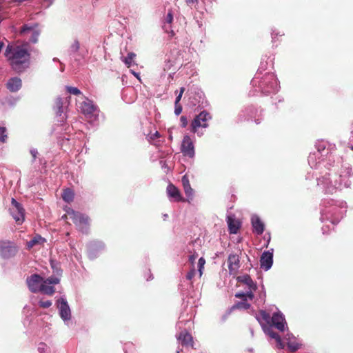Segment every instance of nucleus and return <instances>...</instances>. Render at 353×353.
<instances>
[{
    "mask_svg": "<svg viewBox=\"0 0 353 353\" xmlns=\"http://www.w3.org/2000/svg\"><path fill=\"white\" fill-rule=\"evenodd\" d=\"M60 279L52 276L43 280L40 276L33 274L27 279V284L30 291L33 292L41 291L46 294H52L54 292V285L59 283Z\"/></svg>",
    "mask_w": 353,
    "mask_h": 353,
    "instance_id": "obj_2",
    "label": "nucleus"
},
{
    "mask_svg": "<svg viewBox=\"0 0 353 353\" xmlns=\"http://www.w3.org/2000/svg\"><path fill=\"white\" fill-rule=\"evenodd\" d=\"M131 72H132V74L134 77H137L139 81H141V79H140L139 74L138 73L135 72H134V71H133V70H131Z\"/></svg>",
    "mask_w": 353,
    "mask_h": 353,
    "instance_id": "obj_46",
    "label": "nucleus"
},
{
    "mask_svg": "<svg viewBox=\"0 0 353 353\" xmlns=\"http://www.w3.org/2000/svg\"><path fill=\"white\" fill-rule=\"evenodd\" d=\"M180 120H181V125L183 127H185L187 125V124H188V120H187L186 117H184V116H182L181 117Z\"/></svg>",
    "mask_w": 353,
    "mask_h": 353,
    "instance_id": "obj_40",
    "label": "nucleus"
},
{
    "mask_svg": "<svg viewBox=\"0 0 353 353\" xmlns=\"http://www.w3.org/2000/svg\"><path fill=\"white\" fill-rule=\"evenodd\" d=\"M81 111L88 119L94 120L98 116L97 107L92 102L86 99L80 105Z\"/></svg>",
    "mask_w": 353,
    "mask_h": 353,
    "instance_id": "obj_6",
    "label": "nucleus"
},
{
    "mask_svg": "<svg viewBox=\"0 0 353 353\" xmlns=\"http://www.w3.org/2000/svg\"><path fill=\"white\" fill-rule=\"evenodd\" d=\"M197 257H198L197 254H192V255L190 256L189 261L191 263L192 265H193L194 261L196 259Z\"/></svg>",
    "mask_w": 353,
    "mask_h": 353,
    "instance_id": "obj_41",
    "label": "nucleus"
},
{
    "mask_svg": "<svg viewBox=\"0 0 353 353\" xmlns=\"http://www.w3.org/2000/svg\"><path fill=\"white\" fill-rule=\"evenodd\" d=\"M38 350L40 353H50V349L45 343H40L38 347Z\"/></svg>",
    "mask_w": 353,
    "mask_h": 353,
    "instance_id": "obj_30",
    "label": "nucleus"
},
{
    "mask_svg": "<svg viewBox=\"0 0 353 353\" xmlns=\"http://www.w3.org/2000/svg\"><path fill=\"white\" fill-rule=\"evenodd\" d=\"M319 185H322L325 188V192L327 193H332L333 191L336 188V183L334 181V183H333V180L330 177H323L322 179H320L318 182Z\"/></svg>",
    "mask_w": 353,
    "mask_h": 353,
    "instance_id": "obj_16",
    "label": "nucleus"
},
{
    "mask_svg": "<svg viewBox=\"0 0 353 353\" xmlns=\"http://www.w3.org/2000/svg\"><path fill=\"white\" fill-rule=\"evenodd\" d=\"M273 254L272 252H264L261 257V267L265 271L268 270L272 265Z\"/></svg>",
    "mask_w": 353,
    "mask_h": 353,
    "instance_id": "obj_15",
    "label": "nucleus"
},
{
    "mask_svg": "<svg viewBox=\"0 0 353 353\" xmlns=\"http://www.w3.org/2000/svg\"><path fill=\"white\" fill-rule=\"evenodd\" d=\"M8 135L6 129L4 127H0V141L4 143L6 141Z\"/></svg>",
    "mask_w": 353,
    "mask_h": 353,
    "instance_id": "obj_29",
    "label": "nucleus"
},
{
    "mask_svg": "<svg viewBox=\"0 0 353 353\" xmlns=\"http://www.w3.org/2000/svg\"><path fill=\"white\" fill-rule=\"evenodd\" d=\"M182 112V107L181 105H179V103L178 104H175V110H174V112L176 115H179L181 114V112Z\"/></svg>",
    "mask_w": 353,
    "mask_h": 353,
    "instance_id": "obj_37",
    "label": "nucleus"
},
{
    "mask_svg": "<svg viewBox=\"0 0 353 353\" xmlns=\"http://www.w3.org/2000/svg\"><path fill=\"white\" fill-rule=\"evenodd\" d=\"M160 137V134L158 132H156L154 134H152L150 138L151 139H154V138H158Z\"/></svg>",
    "mask_w": 353,
    "mask_h": 353,
    "instance_id": "obj_45",
    "label": "nucleus"
},
{
    "mask_svg": "<svg viewBox=\"0 0 353 353\" xmlns=\"http://www.w3.org/2000/svg\"><path fill=\"white\" fill-rule=\"evenodd\" d=\"M349 185L347 183H345V186L347 187Z\"/></svg>",
    "mask_w": 353,
    "mask_h": 353,
    "instance_id": "obj_48",
    "label": "nucleus"
},
{
    "mask_svg": "<svg viewBox=\"0 0 353 353\" xmlns=\"http://www.w3.org/2000/svg\"><path fill=\"white\" fill-rule=\"evenodd\" d=\"M17 252V248L15 245L6 241H0V254L3 258H9L15 254Z\"/></svg>",
    "mask_w": 353,
    "mask_h": 353,
    "instance_id": "obj_11",
    "label": "nucleus"
},
{
    "mask_svg": "<svg viewBox=\"0 0 353 353\" xmlns=\"http://www.w3.org/2000/svg\"><path fill=\"white\" fill-rule=\"evenodd\" d=\"M272 323L279 330L283 332L287 327L286 321L281 312H276L272 317Z\"/></svg>",
    "mask_w": 353,
    "mask_h": 353,
    "instance_id": "obj_13",
    "label": "nucleus"
},
{
    "mask_svg": "<svg viewBox=\"0 0 353 353\" xmlns=\"http://www.w3.org/2000/svg\"><path fill=\"white\" fill-rule=\"evenodd\" d=\"M45 2V6L48 7L54 0H43Z\"/></svg>",
    "mask_w": 353,
    "mask_h": 353,
    "instance_id": "obj_43",
    "label": "nucleus"
},
{
    "mask_svg": "<svg viewBox=\"0 0 353 353\" xmlns=\"http://www.w3.org/2000/svg\"><path fill=\"white\" fill-rule=\"evenodd\" d=\"M183 190H184V192H185V195L188 197L187 201L188 202H190V200H192L193 199L194 190L191 188V185L184 187Z\"/></svg>",
    "mask_w": 353,
    "mask_h": 353,
    "instance_id": "obj_27",
    "label": "nucleus"
},
{
    "mask_svg": "<svg viewBox=\"0 0 353 353\" xmlns=\"http://www.w3.org/2000/svg\"><path fill=\"white\" fill-rule=\"evenodd\" d=\"M30 154H32L33 159L34 160L37 158L38 152L36 149H32L30 150Z\"/></svg>",
    "mask_w": 353,
    "mask_h": 353,
    "instance_id": "obj_42",
    "label": "nucleus"
},
{
    "mask_svg": "<svg viewBox=\"0 0 353 353\" xmlns=\"http://www.w3.org/2000/svg\"><path fill=\"white\" fill-rule=\"evenodd\" d=\"M166 192L169 199L173 201H184L185 200L181 196L179 189L173 184L170 183L168 185Z\"/></svg>",
    "mask_w": 353,
    "mask_h": 353,
    "instance_id": "obj_14",
    "label": "nucleus"
},
{
    "mask_svg": "<svg viewBox=\"0 0 353 353\" xmlns=\"http://www.w3.org/2000/svg\"><path fill=\"white\" fill-rule=\"evenodd\" d=\"M65 217L66 219L72 220L81 230H83L84 226H86L88 223V219L87 216L77 212L72 209L66 210Z\"/></svg>",
    "mask_w": 353,
    "mask_h": 353,
    "instance_id": "obj_5",
    "label": "nucleus"
},
{
    "mask_svg": "<svg viewBox=\"0 0 353 353\" xmlns=\"http://www.w3.org/2000/svg\"><path fill=\"white\" fill-rule=\"evenodd\" d=\"M57 303L61 318L65 323H68L71 318V311L67 301L63 298H61L58 300Z\"/></svg>",
    "mask_w": 353,
    "mask_h": 353,
    "instance_id": "obj_10",
    "label": "nucleus"
},
{
    "mask_svg": "<svg viewBox=\"0 0 353 353\" xmlns=\"http://www.w3.org/2000/svg\"><path fill=\"white\" fill-rule=\"evenodd\" d=\"M205 263V259L203 257H201L199 259L198 264H197L198 270H199V276L200 277L203 274V270L204 268Z\"/></svg>",
    "mask_w": 353,
    "mask_h": 353,
    "instance_id": "obj_28",
    "label": "nucleus"
},
{
    "mask_svg": "<svg viewBox=\"0 0 353 353\" xmlns=\"http://www.w3.org/2000/svg\"><path fill=\"white\" fill-rule=\"evenodd\" d=\"M227 223L230 232L236 234L240 227L239 221L236 219L234 215L229 214L227 216Z\"/></svg>",
    "mask_w": 353,
    "mask_h": 353,
    "instance_id": "obj_17",
    "label": "nucleus"
},
{
    "mask_svg": "<svg viewBox=\"0 0 353 353\" xmlns=\"http://www.w3.org/2000/svg\"><path fill=\"white\" fill-rule=\"evenodd\" d=\"M211 119L210 114L203 111L201 112L192 122L191 126L192 128L193 132H197V129L200 127L201 128H207L208 123L207 121Z\"/></svg>",
    "mask_w": 353,
    "mask_h": 353,
    "instance_id": "obj_9",
    "label": "nucleus"
},
{
    "mask_svg": "<svg viewBox=\"0 0 353 353\" xmlns=\"http://www.w3.org/2000/svg\"><path fill=\"white\" fill-rule=\"evenodd\" d=\"M181 181H182V184H183V188L185 187V186L190 185V181H189V179H188V176L186 174L184 175L182 177Z\"/></svg>",
    "mask_w": 353,
    "mask_h": 353,
    "instance_id": "obj_35",
    "label": "nucleus"
},
{
    "mask_svg": "<svg viewBox=\"0 0 353 353\" xmlns=\"http://www.w3.org/2000/svg\"><path fill=\"white\" fill-rule=\"evenodd\" d=\"M5 56L10 61L12 68L17 72H23L30 65V53L27 44L8 46Z\"/></svg>",
    "mask_w": 353,
    "mask_h": 353,
    "instance_id": "obj_1",
    "label": "nucleus"
},
{
    "mask_svg": "<svg viewBox=\"0 0 353 353\" xmlns=\"http://www.w3.org/2000/svg\"><path fill=\"white\" fill-rule=\"evenodd\" d=\"M181 152L189 157H193L194 156L193 141L188 135H185L183 137L181 143Z\"/></svg>",
    "mask_w": 353,
    "mask_h": 353,
    "instance_id": "obj_12",
    "label": "nucleus"
},
{
    "mask_svg": "<svg viewBox=\"0 0 353 353\" xmlns=\"http://www.w3.org/2000/svg\"><path fill=\"white\" fill-rule=\"evenodd\" d=\"M195 275V270L192 268L187 274V279L191 280Z\"/></svg>",
    "mask_w": 353,
    "mask_h": 353,
    "instance_id": "obj_38",
    "label": "nucleus"
},
{
    "mask_svg": "<svg viewBox=\"0 0 353 353\" xmlns=\"http://www.w3.org/2000/svg\"><path fill=\"white\" fill-rule=\"evenodd\" d=\"M285 339L287 341V345L290 351L294 352L300 348L301 344L292 334L288 333Z\"/></svg>",
    "mask_w": 353,
    "mask_h": 353,
    "instance_id": "obj_19",
    "label": "nucleus"
},
{
    "mask_svg": "<svg viewBox=\"0 0 353 353\" xmlns=\"http://www.w3.org/2000/svg\"><path fill=\"white\" fill-rule=\"evenodd\" d=\"M178 340L181 341L182 344L185 345L192 346L193 339L192 336L188 332H181L178 336Z\"/></svg>",
    "mask_w": 353,
    "mask_h": 353,
    "instance_id": "obj_23",
    "label": "nucleus"
},
{
    "mask_svg": "<svg viewBox=\"0 0 353 353\" xmlns=\"http://www.w3.org/2000/svg\"><path fill=\"white\" fill-rule=\"evenodd\" d=\"M22 86L21 79L19 77H12L10 79L7 83V88L12 92H17Z\"/></svg>",
    "mask_w": 353,
    "mask_h": 353,
    "instance_id": "obj_18",
    "label": "nucleus"
},
{
    "mask_svg": "<svg viewBox=\"0 0 353 353\" xmlns=\"http://www.w3.org/2000/svg\"><path fill=\"white\" fill-rule=\"evenodd\" d=\"M243 299V302H240V303H238L236 305H235V307L238 308V309H248L250 307V304L246 303L245 301L248 299H247L246 300H245V299L242 298Z\"/></svg>",
    "mask_w": 353,
    "mask_h": 353,
    "instance_id": "obj_32",
    "label": "nucleus"
},
{
    "mask_svg": "<svg viewBox=\"0 0 353 353\" xmlns=\"http://www.w3.org/2000/svg\"><path fill=\"white\" fill-rule=\"evenodd\" d=\"M184 91H185V88H181L180 92H179V95L176 98L175 104H178L179 103V102L180 101V100H181V99L182 97V95H183Z\"/></svg>",
    "mask_w": 353,
    "mask_h": 353,
    "instance_id": "obj_36",
    "label": "nucleus"
},
{
    "mask_svg": "<svg viewBox=\"0 0 353 353\" xmlns=\"http://www.w3.org/2000/svg\"><path fill=\"white\" fill-rule=\"evenodd\" d=\"M72 50L74 52L77 51L79 48V43L78 41H74V43L72 45Z\"/></svg>",
    "mask_w": 353,
    "mask_h": 353,
    "instance_id": "obj_39",
    "label": "nucleus"
},
{
    "mask_svg": "<svg viewBox=\"0 0 353 353\" xmlns=\"http://www.w3.org/2000/svg\"><path fill=\"white\" fill-rule=\"evenodd\" d=\"M10 212L16 222L21 223L23 221L24 210L14 199H12Z\"/></svg>",
    "mask_w": 353,
    "mask_h": 353,
    "instance_id": "obj_8",
    "label": "nucleus"
},
{
    "mask_svg": "<svg viewBox=\"0 0 353 353\" xmlns=\"http://www.w3.org/2000/svg\"><path fill=\"white\" fill-rule=\"evenodd\" d=\"M350 148L353 150V145L350 144Z\"/></svg>",
    "mask_w": 353,
    "mask_h": 353,
    "instance_id": "obj_47",
    "label": "nucleus"
},
{
    "mask_svg": "<svg viewBox=\"0 0 353 353\" xmlns=\"http://www.w3.org/2000/svg\"><path fill=\"white\" fill-rule=\"evenodd\" d=\"M237 281L239 283H240V285H241L247 290V292L236 293L235 295L236 297L243 298L245 300L247 299H249L250 300L253 299V292L256 290V285L252 280L250 276L247 274L239 276L237 278Z\"/></svg>",
    "mask_w": 353,
    "mask_h": 353,
    "instance_id": "obj_4",
    "label": "nucleus"
},
{
    "mask_svg": "<svg viewBox=\"0 0 353 353\" xmlns=\"http://www.w3.org/2000/svg\"><path fill=\"white\" fill-rule=\"evenodd\" d=\"M44 242L45 239L43 238H42L41 236H36L31 241L28 242L27 245L28 248H31L35 245L43 244Z\"/></svg>",
    "mask_w": 353,
    "mask_h": 353,
    "instance_id": "obj_24",
    "label": "nucleus"
},
{
    "mask_svg": "<svg viewBox=\"0 0 353 353\" xmlns=\"http://www.w3.org/2000/svg\"><path fill=\"white\" fill-rule=\"evenodd\" d=\"M56 107L57 109V114H61L62 110V100L61 98H58L56 101Z\"/></svg>",
    "mask_w": 353,
    "mask_h": 353,
    "instance_id": "obj_33",
    "label": "nucleus"
},
{
    "mask_svg": "<svg viewBox=\"0 0 353 353\" xmlns=\"http://www.w3.org/2000/svg\"><path fill=\"white\" fill-rule=\"evenodd\" d=\"M228 267L231 272H234L239 268V256L236 254H230L228 257Z\"/></svg>",
    "mask_w": 353,
    "mask_h": 353,
    "instance_id": "obj_22",
    "label": "nucleus"
},
{
    "mask_svg": "<svg viewBox=\"0 0 353 353\" xmlns=\"http://www.w3.org/2000/svg\"><path fill=\"white\" fill-rule=\"evenodd\" d=\"M256 319L263 327L264 332L269 335L271 338L274 339L277 343V346L279 348H283L284 344L281 341V337L276 333H274L271 327H268V325L270 323V316L264 310H261L259 315L256 316Z\"/></svg>",
    "mask_w": 353,
    "mask_h": 353,
    "instance_id": "obj_3",
    "label": "nucleus"
},
{
    "mask_svg": "<svg viewBox=\"0 0 353 353\" xmlns=\"http://www.w3.org/2000/svg\"><path fill=\"white\" fill-rule=\"evenodd\" d=\"M135 57L136 54L134 52H129L126 57L122 58V61L128 68H130L132 65Z\"/></svg>",
    "mask_w": 353,
    "mask_h": 353,
    "instance_id": "obj_26",
    "label": "nucleus"
},
{
    "mask_svg": "<svg viewBox=\"0 0 353 353\" xmlns=\"http://www.w3.org/2000/svg\"><path fill=\"white\" fill-rule=\"evenodd\" d=\"M40 32L41 30L37 24L25 25L21 30V34L29 38L32 43L37 42Z\"/></svg>",
    "mask_w": 353,
    "mask_h": 353,
    "instance_id": "obj_7",
    "label": "nucleus"
},
{
    "mask_svg": "<svg viewBox=\"0 0 353 353\" xmlns=\"http://www.w3.org/2000/svg\"><path fill=\"white\" fill-rule=\"evenodd\" d=\"M62 198L65 201L70 202L74 199V192L70 189L64 190L62 194Z\"/></svg>",
    "mask_w": 353,
    "mask_h": 353,
    "instance_id": "obj_25",
    "label": "nucleus"
},
{
    "mask_svg": "<svg viewBox=\"0 0 353 353\" xmlns=\"http://www.w3.org/2000/svg\"><path fill=\"white\" fill-rule=\"evenodd\" d=\"M198 0H186V3L188 6H191L194 3H196Z\"/></svg>",
    "mask_w": 353,
    "mask_h": 353,
    "instance_id": "obj_44",
    "label": "nucleus"
},
{
    "mask_svg": "<svg viewBox=\"0 0 353 353\" xmlns=\"http://www.w3.org/2000/svg\"><path fill=\"white\" fill-rule=\"evenodd\" d=\"M66 90L71 94L79 95L81 94L80 90L75 87L66 86Z\"/></svg>",
    "mask_w": 353,
    "mask_h": 353,
    "instance_id": "obj_31",
    "label": "nucleus"
},
{
    "mask_svg": "<svg viewBox=\"0 0 353 353\" xmlns=\"http://www.w3.org/2000/svg\"><path fill=\"white\" fill-rule=\"evenodd\" d=\"M52 305V302L50 301H41L39 302V306L43 308H48Z\"/></svg>",
    "mask_w": 353,
    "mask_h": 353,
    "instance_id": "obj_34",
    "label": "nucleus"
},
{
    "mask_svg": "<svg viewBox=\"0 0 353 353\" xmlns=\"http://www.w3.org/2000/svg\"><path fill=\"white\" fill-rule=\"evenodd\" d=\"M254 232L258 234H261L264 231V224L256 215H253L251 219Z\"/></svg>",
    "mask_w": 353,
    "mask_h": 353,
    "instance_id": "obj_20",
    "label": "nucleus"
},
{
    "mask_svg": "<svg viewBox=\"0 0 353 353\" xmlns=\"http://www.w3.org/2000/svg\"><path fill=\"white\" fill-rule=\"evenodd\" d=\"M173 21V15L172 14L171 11H169L167 14L166 17H165V21L163 25V29L165 31L170 34L171 37L174 35V32L171 28V23Z\"/></svg>",
    "mask_w": 353,
    "mask_h": 353,
    "instance_id": "obj_21",
    "label": "nucleus"
}]
</instances>
